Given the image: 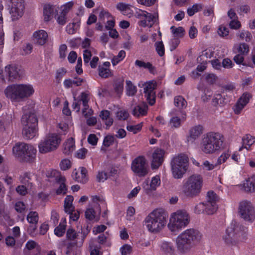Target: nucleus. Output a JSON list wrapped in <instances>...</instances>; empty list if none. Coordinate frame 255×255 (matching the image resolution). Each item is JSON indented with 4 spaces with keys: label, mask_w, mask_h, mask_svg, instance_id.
I'll use <instances>...</instances> for the list:
<instances>
[{
    "label": "nucleus",
    "mask_w": 255,
    "mask_h": 255,
    "mask_svg": "<svg viewBox=\"0 0 255 255\" xmlns=\"http://www.w3.org/2000/svg\"><path fill=\"white\" fill-rule=\"evenodd\" d=\"M35 92L30 84H13L7 86L3 93L6 98L12 103L19 102L32 96Z\"/></svg>",
    "instance_id": "nucleus-4"
},
{
    "label": "nucleus",
    "mask_w": 255,
    "mask_h": 255,
    "mask_svg": "<svg viewBox=\"0 0 255 255\" xmlns=\"http://www.w3.org/2000/svg\"><path fill=\"white\" fill-rule=\"evenodd\" d=\"M129 115L128 111L125 109H120L115 114V118L120 121H125L128 119Z\"/></svg>",
    "instance_id": "nucleus-54"
},
{
    "label": "nucleus",
    "mask_w": 255,
    "mask_h": 255,
    "mask_svg": "<svg viewBox=\"0 0 255 255\" xmlns=\"http://www.w3.org/2000/svg\"><path fill=\"white\" fill-rule=\"evenodd\" d=\"M204 128L202 125H198L192 127L190 128L186 137V142L189 143H193L203 134Z\"/></svg>",
    "instance_id": "nucleus-21"
},
{
    "label": "nucleus",
    "mask_w": 255,
    "mask_h": 255,
    "mask_svg": "<svg viewBox=\"0 0 255 255\" xmlns=\"http://www.w3.org/2000/svg\"><path fill=\"white\" fill-rule=\"evenodd\" d=\"M167 218V214L163 209L156 208L145 218L144 225L149 233L158 234L166 227Z\"/></svg>",
    "instance_id": "nucleus-3"
},
{
    "label": "nucleus",
    "mask_w": 255,
    "mask_h": 255,
    "mask_svg": "<svg viewBox=\"0 0 255 255\" xmlns=\"http://www.w3.org/2000/svg\"><path fill=\"white\" fill-rule=\"evenodd\" d=\"M189 158L184 153H180L175 155L170 162L171 173L173 177L180 179L183 177L188 170Z\"/></svg>",
    "instance_id": "nucleus-11"
},
{
    "label": "nucleus",
    "mask_w": 255,
    "mask_h": 255,
    "mask_svg": "<svg viewBox=\"0 0 255 255\" xmlns=\"http://www.w3.org/2000/svg\"><path fill=\"white\" fill-rule=\"evenodd\" d=\"M233 49L235 51L240 54L246 55L249 52V46L247 44L243 42L235 44Z\"/></svg>",
    "instance_id": "nucleus-42"
},
{
    "label": "nucleus",
    "mask_w": 255,
    "mask_h": 255,
    "mask_svg": "<svg viewBox=\"0 0 255 255\" xmlns=\"http://www.w3.org/2000/svg\"><path fill=\"white\" fill-rule=\"evenodd\" d=\"M4 1L12 20H16L23 15L24 9L23 0H4Z\"/></svg>",
    "instance_id": "nucleus-15"
},
{
    "label": "nucleus",
    "mask_w": 255,
    "mask_h": 255,
    "mask_svg": "<svg viewBox=\"0 0 255 255\" xmlns=\"http://www.w3.org/2000/svg\"><path fill=\"white\" fill-rule=\"evenodd\" d=\"M135 65L139 68L147 69L150 71L153 69V67L149 62H145L141 60H136L135 62Z\"/></svg>",
    "instance_id": "nucleus-59"
},
{
    "label": "nucleus",
    "mask_w": 255,
    "mask_h": 255,
    "mask_svg": "<svg viewBox=\"0 0 255 255\" xmlns=\"http://www.w3.org/2000/svg\"><path fill=\"white\" fill-rule=\"evenodd\" d=\"M202 238V234L197 230L189 229L179 234L176 238L177 251L180 255L189 253L193 246Z\"/></svg>",
    "instance_id": "nucleus-1"
},
{
    "label": "nucleus",
    "mask_w": 255,
    "mask_h": 255,
    "mask_svg": "<svg viewBox=\"0 0 255 255\" xmlns=\"http://www.w3.org/2000/svg\"><path fill=\"white\" fill-rule=\"evenodd\" d=\"M99 19L102 23H105V27L108 30L109 34L112 36V15L106 9H102L100 11Z\"/></svg>",
    "instance_id": "nucleus-25"
},
{
    "label": "nucleus",
    "mask_w": 255,
    "mask_h": 255,
    "mask_svg": "<svg viewBox=\"0 0 255 255\" xmlns=\"http://www.w3.org/2000/svg\"><path fill=\"white\" fill-rule=\"evenodd\" d=\"M99 116L102 121L105 123L107 128H109L112 125V118L110 112L108 110H103L100 112Z\"/></svg>",
    "instance_id": "nucleus-41"
},
{
    "label": "nucleus",
    "mask_w": 255,
    "mask_h": 255,
    "mask_svg": "<svg viewBox=\"0 0 255 255\" xmlns=\"http://www.w3.org/2000/svg\"><path fill=\"white\" fill-rule=\"evenodd\" d=\"M203 186V178L198 173L193 174L184 181L181 188L182 194L186 197L193 198L198 196Z\"/></svg>",
    "instance_id": "nucleus-6"
},
{
    "label": "nucleus",
    "mask_w": 255,
    "mask_h": 255,
    "mask_svg": "<svg viewBox=\"0 0 255 255\" xmlns=\"http://www.w3.org/2000/svg\"><path fill=\"white\" fill-rule=\"evenodd\" d=\"M3 9L2 4L0 2V45H3L4 43V32L3 31V17L2 11Z\"/></svg>",
    "instance_id": "nucleus-53"
},
{
    "label": "nucleus",
    "mask_w": 255,
    "mask_h": 255,
    "mask_svg": "<svg viewBox=\"0 0 255 255\" xmlns=\"http://www.w3.org/2000/svg\"><path fill=\"white\" fill-rule=\"evenodd\" d=\"M190 216L185 210H179L172 213L169 217L167 227L173 233H177L187 226Z\"/></svg>",
    "instance_id": "nucleus-10"
},
{
    "label": "nucleus",
    "mask_w": 255,
    "mask_h": 255,
    "mask_svg": "<svg viewBox=\"0 0 255 255\" xmlns=\"http://www.w3.org/2000/svg\"><path fill=\"white\" fill-rule=\"evenodd\" d=\"M231 155V151L228 149L224 151L217 158V164L218 166L224 163L229 158Z\"/></svg>",
    "instance_id": "nucleus-47"
},
{
    "label": "nucleus",
    "mask_w": 255,
    "mask_h": 255,
    "mask_svg": "<svg viewBox=\"0 0 255 255\" xmlns=\"http://www.w3.org/2000/svg\"><path fill=\"white\" fill-rule=\"evenodd\" d=\"M47 176L51 178V180L55 181V187H58L56 190L57 195H64L66 193L67 188L65 185L66 179L55 170L48 171Z\"/></svg>",
    "instance_id": "nucleus-17"
},
{
    "label": "nucleus",
    "mask_w": 255,
    "mask_h": 255,
    "mask_svg": "<svg viewBox=\"0 0 255 255\" xmlns=\"http://www.w3.org/2000/svg\"><path fill=\"white\" fill-rule=\"evenodd\" d=\"M74 198L72 196H67L64 200V210L67 213H70L75 210V207L73 205Z\"/></svg>",
    "instance_id": "nucleus-43"
},
{
    "label": "nucleus",
    "mask_w": 255,
    "mask_h": 255,
    "mask_svg": "<svg viewBox=\"0 0 255 255\" xmlns=\"http://www.w3.org/2000/svg\"><path fill=\"white\" fill-rule=\"evenodd\" d=\"M170 30L173 37L181 38L185 34V30L182 27L172 26L170 27Z\"/></svg>",
    "instance_id": "nucleus-48"
},
{
    "label": "nucleus",
    "mask_w": 255,
    "mask_h": 255,
    "mask_svg": "<svg viewBox=\"0 0 255 255\" xmlns=\"http://www.w3.org/2000/svg\"><path fill=\"white\" fill-rule=\"evenodd\" d=\"M66 222L65 219H63L59 225L54 230V234L57 237H62L65 232Z\"/></svg>",
    "instance_id": "nucleus-46"
},
{
    "label": "nucleus",
    "mask_w": 255,
    "mask_h": 255,
    "mask_svg": "<svg viewBox=\"0 0 255 255\" xmlns=\"http://www.w3.org/2000/svg\"><path fill=\"white\" fill-rule=\"evenodd\" d=\"M28 107L25 106L23 109L24 114L21 118L23 126L22 134L27 139H31L38 136V121L33 113V108L28 111Z\"/></svg>",
    "instance_id": "nucleus-5"
},
{
    "label": "nucleus",
    "mask_w": 255,
    "mask_h": 255,
    "mask_svg": "<svg viewBox=\"0 0 255 255\" xmlns=\"http://www.w3.org/2000/svg\"><path fill=\"white\" fill-rule=\"evenodd\" d=\"M131 169L134 174L139 177L145 176L149 172L147 160L143 156L136 157L131 163Z\"/></svg>",
    "instance_id": "nucleus-16"
},
{
    "label": "nucleus",
    "mask_w": 255,
    "mask_h": 255,
    "mask_svg": "<svg viewBox=\"0 0 255 255\" xmlns=\"http://www.w3.org/2000/svg\"><path fill=\"white\" fill-rule=\"evenodd\" d=\"M179 43L180 38L173 37L172 39H171L169 42L170 50L173 51L175 50L179 45Z\"/></svg>",
    "instance_id": "nucleus-63"
},
{
    "label": "nucleus",
    "mask_w": 255,
    "mask_h": 255,
    "mask_svg": "<svg viewBox=\"0 0 255 255\" xmlns=\"http://www.w3.org/2000/svg\"><path fill=\"white\" fill-rule=\"evenodd\" d=\"M55 19L59 25H63L67 21V15L58 9V11L57 10Z\"/></svg>",
    "instance_id": "nucleus-50"
},
{
    "label": "nucleus",
    "mask_w": 255,
    "mask_h": 255,
    "mask_svg": "<svg viewBox=\"0 0 255 255\" xmlns=\"http://www.w3.org/2000/svg\"><path fill=\"white\" fill-rule=\"evenodd\" d=\"M243 189L249 192L255 191V174L248 178L242 184Z\"/></svg>",
    "instance_id": "nucleus-35"
},
{
    "label": "nucleus",
    "mask_w": 255,
    "mask_h": 255,
    "mask_svg": "<svg viewBox=\"0 0 255 255\" xmlns=\"http://www.w3.org/2000/svg\"><path fill=\"white\" fill-rule=\"evenodd\" d=\"M236 35L240 40H245L246 42L251 41L253 38L252 33L248 30L244 29L239 31Z\"/></svg>",
    "instance_id": "nucleus-45"
},
{
    "label": "nucleus",
    "mask_w": 255,
    "mask_h": 255,
    "mask_svg": "<svg viewBox=\"0 0 255 255\" xmlns=\"http://www.w3.org/2000/svg\"><path fill=\"white\" fill-rule=\"evenodd\" d=\"M75 149V140L73 137L68 139L63 144V152L65 154H70Z\"/></svg>",
    "instance_id": "nucleus-38"
},
{
    "label": "nucleus",
    "mask_w": 255,
    "mask_h": 255,
    "mask_svg": "<svg viewBox=\"0 0 255 255\" xmlns=\"http://www.w3.org/2000/svg\"><path fill=\"white\" fill-rule=\"evenodd\" d=\"M149 181L145 180L142 184V187L146 194H148L152 191H155L161 184L160 177L156 175L153 176L150 180V184L148 185Z\"/></svg>",
    "instance_id": "nucleus-22"
},
{
    "label": "nucleus",
    "mask_w": 255,
    "mask_h": 255,
    "mask_svg": "<svg viewBox=\"0 0 255 255\" xmlns=\"http://www.w3.org/2000/svg\"><path fill=\"white\" fill-rule=\"evenodd\" d=\"M160 251L165 255H174L175 248L171 242L161 241L158 243Z\"/></svg>",
    "instance_id": "nucleus-28"
},
{
    "label": "nucleus",
    "mask_w": 255,
    "mask_h": 255,
    "mask_svg": "<svg viewBox=\"0 0 255 255\" xmlns=\"http://www.w3.org/2000/svg\"><path fill=\"white\" fill-rule=\"evenodd\" d=\"M126 94L128 96H132L136 93V87L130 81H126Z\"/></svg>",
    "instance_id": "nucleus-52"
},
{
    "label": "nucleus",
    "mask_w": 255,
    "mask_h": 255,
    "mask_svg": "<svg viewBox=\"0 0 255 255\" xmlns=\"http://www.w3.org/2000/svg\"><path fill=\"white\" fill-rule=\"evenodd\" d=\"M201 168L205 171H211L218 167L217 163H214L208 160H205L203 161L200 166Z\"/></svg>",
    "instance_id": "nucleus-49"
},
{
    "label": "nucleus",
    "mask_w": 255,
    "mask_h": 255,
    "mask_svg": "<svg viewBox=\"0 0 255 255\" xmlns=\"http://www.w3.org/2000/svg\"><path fill=\"white\" fill-rule=\"evenodd\" d=\"M106 203L98 196H93L85 211L86 219L91 222H97L99 219L101 207H104Z\"/></svg>",
    "instance_id": "nucleus-13"
},
{
    "label": "nucleus",
    "mask_w": 255,
    "mask_h": 255,
    "mask_svg": "<svg viewBox=\"0 0 255 255\" xmlns=\"http://www.w3.org/2000/svg\"><path fill=\"white\" fill-rule=\"evenodd\" d=\"M186 118V114L185 112L179 111L175 116H173L171 118L169 124L171 127L178 128L180 126L181 122L184 121Z\"/></svg>",
    "instance_id": "nucleus-33"
},
{
    "label": "nucleus",
    "mask_w": 255,
    "mask_h": 255,
    "mask_svg": "<svg viewBox=\"0 0 255 255\" xmlns=\"http://www.w3.org/2000/svg\"><path fill=\"white\" fill-rule=\"evenodd\" d=\"M26 219L30 224L27 229V232L31 236H34L36 235L35 231L39 220L38 214L36 212L31 211L27 214Z\"/></svg>",
    "instance_id": "nucleus-24"
},
{
    "label": "nucleus",
    "mask_w": 255,
    "mask_h": 255,
    "mask_svg": "<svg viewBox=\"0 0 255 255\" xmlns=\"http://www.w3.org/2000/svg\"><path fill=\"white\" fill-rule=\"evenodd\" d=\"M147 106L145 104L136 106L132 110V114L136 117L144 116L147 114Z\"/></svg>",
    "instance_id": "nucleus-39"
},
{
    "label": "nucleus",
    "mask_w": 255,
    "mask_h": 255,
    "mask_svg": "<svg viewBox=\"0 0 255 255\" xmlns=\"http://www.w3.org/2000/svg\"><path fill=\"white\" fill-rule=\"evenodd\" d=\"M58 7L56 5L46 3L43 5V17L45 21H49L53 17L55 11H57Z\"/></svg>",
    "instance_id": "nucleus-27"
},
{
    "label": "nucleus",
    "mask_w": 255,
    "mask_h": 255,
    "mask_svg": "<svg viewBox=\"0 0 255 255\" xmlns=\"http://www.w3.org/2000/svg\"><path fill=\"white\" fill-rule=\"evenodd\" d=\"M165 154L164 150L156 148L152 153V159L151 161V167L152 169H157L162 164Z\"/></svg>",
    "instance_id": "nucleus-23"
},
{
    "label": "nucleus",
    "mask_w": 255,
    "mask_h": 255,
    "mask_svg": "<svg viewBox=\"0 0 255 255\" xmlns=\"http://www.w3.org/2000/svg\"><path fill=\"white\" fill-rule=\"evenodd\" d=\"M242 142L243 146L239 148V151H241L243 148L249 150L250 146L255 142V138L250 134H246L243 137Z\"/></svg>",
    "instance_id": "nucleus-40"
},
{
    "label": "nucleus",
    "mask_w": 255,
    "mask_h": 255,
    "mask_svg": "<svg viewBox=\"0 0 255 255\" xmlns=\"http://www.w3.org/2000/svg\"><path fill=\"white\" fill-rule=\"evenodd\" d=\"M175 105L180 109H184L187 106V102L181 96H177L174 98Z\"/></svg>",
    "instance_id": "nucleus-55"
},
{
    "label": "nucleus",
    "mask_w": 255,
    "mask_h": 255,
    "mask_svg": "<svg viewBox=\"0 0 255 255\" xmlns=\"http://www.w3.org/2000/svg\"><path fill=\"white\" fill-rule=\"evenodd\" d=\"M124 78L121 77L113 85V98L119 99L123 92Z\"/></svg>",
    "instance_id": "nucleus-32"
},
{
    "label": "nucleus",
    "mask_w": 255,
    "mask_h": 255,
    "mask_svg": "<svg viewBox=\"0 0 255 255\" xmlns=\"http://www.w3.org/2000/svg\"><path fill=\"white\" fill-rule=\"evenodd\" d=\"M239 212L241 217L246 221L253 222L255 219L254 207L250 201L244 200L241 202Z\"/></svg>",
    "instance_id": "nucleus-18"
},
{
    "label": "nucleus",
    "mask_w": 255,
    "mask_h": 255,
    "mask_svg": "<svg viewBox=\"0 0 255 255\" xmlns=\"http://www.w3.org/2000/svg\"><path fill=\"white\" fill-rule=\"evenodd\" d=\"M138 86L143 87L145 96L147 101L150 105H153L155 103V95L154 89L156 86L155 82L153 81L143 83L140 82Z\"/></svg>",
    "instance_id": "nucleus-19"
},
{
    "label": "nucleus",
    "mask_w": 255,
    "mask_h": 255,
    "mask_svg": "<svg viewBox=\"0 0 255 255\" xmlns=\"http://www.w3.org/2000/svg\"><path fill=\"white\" fill-rule=\"evenodd\" d=\"M5 71L9 77V80L11 81L19 78L20 76V69L17 66L14 64L6 66Z\"/></svg>",
    "instance_id": "nucleus-30"
},
{
    "label": "nucleus",
    "mask_w": 255,
    "mask_h": 255,
    "mask_svg": "<svg viewBox=\"0 0 255 255\" xmlns=\"http://www.w3.org/2000/svg\"><path fill=\"white\" fill-rule=\"evenodd\" d=\"M218 196L213 191H209L206 197V213L207 214H214L217 209V202L218 201Z\"/></svg>",
    "instance_id": "nucleus-20"
},
{
    "label": "nucleus",
    "mask_w": 255,
    "mask_h": 255,
    "mask_svg": "<svg viewBox=\"0 0 255 255\" xmlns=\"http://www.w3.org/2000/svg\"><path fill=\"white\" fill-rule=\"evenodd\" d=\"M110 66V62H105L100 65L98 68L99 76L104 78L108 77L111 74Z\"/></svg>",
    "instance_id": "nucleus-37"
},
{
    "label": "nucleus",
    "mask_w": 255,
    "mask_h": 255,
    "mask_svg": "<svg viewBox=\"0 0 255 255\" xmlns=\"http://www.w3.org/2000/svg\"><path fill=\"white\" fill-rule=\"evenodd\" d=\"M90 99V95L89 93L86 92H83L81 93L79 99V102L81 103L82 102L83 106H87L88 101Z\"/></svg>",
    "instance_id": "nucleus-61"
},
{
    "label": "nucleus",
    "mask_w": 255,
    "mask_h": 255,
    "mask_svg": "<svg viewBox=\"0 0 255 255\" xmlns=\"http://www.w3.org/2000/svg\"><path fill=\"white\" fill-rule=\"evenodd\" d=\"M71 160L68 158L63 159L59 163L60 168L62 170L69 169L71 167Z\"/></svg>",
    "instance_id": "nucleus-57"
},
{
    "label": "nucleus",
    "mask_w": 255,
    "mask_h": 255,
    "mask_svg": "<svg viewBox=\"0 0 255 255\" xmlns=\"http://www.w3.org/2000/svg\"><path fill=\"white\" fill-rule=\"evenodd\" d=\"M80 25V21L69 23L66 27V31L70 34H74Z\"/></svg>",
    "instance_id": "nucleus-51"
},
{
    "label": "nucleus",
    "mask_w": 255,
    "mask_h": 255,
    "mask_svg": "<svg viewBox=\"0 0 255 255\" xmlns=\"http://www.w3.org/2000/svg\"><path fill=\"white\" fill-rule=\"evenodd\" d=\"M142 126V123H140L136 125H128L127 126V129L128 131L135 134L141 130Z\"/></svg>",
    "instance_id": "nucleus-56"
},
{
    "label": "nucleus",
    "mask_w": 255,
    "mask_h": 255,
    "mask_svg": "<svg viewBox=\"0 0 255 255\" xmlns=\"http://www.w3.org/2000/svg\"><path fill=\"white\" fill-rule=\"evenodd\" d=\"M120 251L122 255H129L132 253V247L128 244H125L120 248Z\"/></svg>",
    "instance_id": "nucleus-58"
},
{
    "label": "nucleus",
    "mask_w": 255,
    "mask_h": 255,
    "mask_svg": "<svg viewBox=\"0 0 255 255\" xmlns=\"http://www.w3.org/2000/svg\"><path fill=\"white\" fill-rule=\"evenodd\" d=\"M251 96L249 93H244L238 101L234 111L236 114H239L244 108L249 103Z\"/></svg>",
    "instance_id": "nucleus-31"
},
{
    "label": "nucleus",
    "mask_w": 255,
    "mask_h": 255,
    "mask_svg": "<svg viewBox=\"0 0 255 255\" xmlns=\"http://www.w3.org/2000/svg\"><path fill=\"white\" fill-rule=\"evenodd\" d=\"M71 176L78 182L85 183L88 181L87 170L83 167L74 169Z\"/></svg>",
    "instance_id": "nucleus-26"
},
{
    "label": "nucleus",
    "mask_w": 255,
    "mask_h": 255,
    "mask_svg": "<svg viewBox=\"0 0 255 255\" xmlns=\"http://www.w3.org/2000/svg\"><path fill=\"white\" fill-rule=\"evenodd\" d=\"M228 28L224 25L219 26L218 29V33L221 37L226 36L229 34Z\"/></svg>",
    "instance_id": "nucleus-64"
},
{
    "label": "nucleus",
    "mask_w": 255,
    "mask_h": 255,
    "mask_svg": "<svg viewBox=\"0 0 255 255\" xmlns=\"http://www.w3.org/2000/svg\"><path fill=\"white\" fill-rule=\"evenodd\" d=\"M12 153L22 162L33 163L36 159L37 150L32 144L17 142L12 147Z\"/></svg>",
    "instance_id": "nucleus-7"
},
{
    "label": "nucleus",
    "mask_w": 255,
    "mask_h": 255,
    "mask_svg": "<svg viewBox=\"0 0 255 255\" xmlns=\"http://www.w3.org/2000/svg\"><path fill=\"white\" fill-rule=\"evenodd\" d=\"M202 7V6L201 4H195L187 9V13L189 16H192L195 13L201 9Z\"/></svg>",
    "instance_id": "nucleus-60"
},
{
    "label": "nucleus",
    "mask_w": 255,
    "mask_h": 255,
    "mask_svg": "<svg viewBox=\"0 0 255 255\" xmlns=\"http://www.w3.org/2000/svg\"><path fill=\"white\" fill-rule=\"evenodd\" d=\"M61 141L60 136L55 132L47 133L38 144L39 152L46 154L56 150Z\"/></svg>",
    "instance_id": "nucleus-12"
},
{
    "label": "nucleus",
    "mask_w": 255,
    "mask_h": 255,
    "mask_svg": "<svg viewBox=\"0 0 255 255\" xmlns=\"http://www.w3.org/2000/svg\"><path fill=\"white\" fill-rule=\"evenodd\" d=\"M112 145V135H108L105 137L102 145L101 147V151L102 153L108 155L110 153Z\"/></svg>",
    "instance_id": "nucleus-36"
},
{
    "label": "nucleus",
    "mask_w": 255,
    "mask_h": 255,
    "mask_svg": "<svg viewBox=\"0 0 255 255\" xmlns=\"http://www.w3.org/2000/svg\"><path fill=\"white\" fill-rule=\"evenodd\" d=\"M155 49L159 56H162L164 54V47L162 41L156 42Z\"/></svg>",
    "instance_id": "nucleus-62"
},
{
    "label": "nucleus",
    "mask_w": 255,
    "mask_h": 255,
    "mask_svg": "<svg viewBox=\"0 0 255 255\" xmlns=\"http://www.w3.org/2000/svg\"><path fill=\"white\" fill-rule=\"evenodd\" d=\"M224 147V138L221 133L210 131L202 136L200 149L204 154H213L221 150Z\"/></svg>",
    "instance_id": "nucleus-2"
},
{
    "label": "nucleus",
    "mask_w": 255,
    "mask_h": 255,
    "mask_svg": "<svg viewBox=\"0 0 255 255\" xmlns=\"http://www.w3.org/2000/svg\"><path fill=\"white\" fill-rule=\"evenodd\" d=\"M116 8L121 12L128 17H131L133 14H135V11L132 9L134 8L131 5L123 2H120L116 5Z\"/></svg>",
    "instance_id": "nucleus-34"
},
{
    "label": "nucleus",
    "mask_w": 255,
    "mask_h": 255,
    "mask_svg": "<svg viewBox=\"0 0 255 255\" xmlns=\"http://www.w3.org/2000/svg\"><path fill=\"white\" fill-rule=\"evenodd\" d=\"M75 1L74 0H70L67 1L58 7V9L66 14H68L74 7Z\"/></svg>",
    "instance_id": "nucleus-44"
},
{
    "label": "nucleus",
    "mask_w": 255,
    "mask_h": 255,
    "mask_svg": "<svg viewBox=\"0 0 255 255\" xmlns=\"http://www.w3.org/2000/svg\"><path fill=\"white\" fill-rule=\"evenodd\" d=\"M135 17L139 19L138 24L143 27H151L156 22L158 15L156 13H149L146 11L134 8Z\"/></svg>",
    "instance_id": "nucleus-14"
},
{
    "label": "nucleus",
    "mask_w": 255,
    "mask_h": 255,
    "mask_svg": "<svg viewBox=\"0 0 255 255\" xmlns=\"http://www.w3.org/2000/svg\"><path fill=\"white\" fill-rule=\"evenodd\" d=\"M246 236V228L235 221H232L226 229L222 238L226 244L233 246L244 240Z\"/></svg>",
    "instance_id": "nucleus-9"
},
{
    "label": "nucleus",
    "mask_w": 255,
    "mask_h": 255,
    "mask_svg": "<svg viewBox=\"0 0 255 255\" xmlns=\"http://www.w3.org/2000/svg\"><path fill=\"white\" fill-rule=\"evenodd\" d=\"M48 34L44 30H38L33 33V40L35 43L38 45H43L47 41Z\"/></svg>",
    "instance_id": "nucleus-29"
},
{
    "label": "nucleus",
    "mask_w": 255,
    "mask_h": 255,
    "mask_svg": "<svg viewBox=\"0 0 255 255\" xmlns=\"http://www.w3.org/2000/svg\"><path fill=\"white\" fill-rule=\"evenodd\" d=\"M89 232L88 227L81 228V231L78 232L72 228L68 229L66 232V239L70 242L67 245L66 254H69L82 247Z\"/></svg>",
    "instance_id": "nucleus-8"
}]
</instances>
